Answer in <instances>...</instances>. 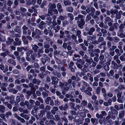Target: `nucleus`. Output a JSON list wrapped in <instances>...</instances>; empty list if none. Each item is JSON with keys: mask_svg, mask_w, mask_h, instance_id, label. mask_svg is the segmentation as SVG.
I'll use <instances>...</instances> for the list:
<instances>
[{"mask_svg": "<svg viewBox=\"0 0 125 125\" xmlns=\"http://www.w3.org/2000/svg\"><path fill=\"white\" fill-rule=\"evenodd\" d=\"M66 16H63L62 15H60L59 17L58 18H59L62 21H64L66 18Z\"/></svg>", "mask_w": 125, "mask_h": 125, "instance_id": "obj_56", "label": "nucleus"}, {"mask_svg": "<svg viewBox=\"0 0 125 125\" xmlns=\"http://www.w3.org/2000/svg\"><path fill=\"white\" fill-rule=\"evenodd\" d=\"M28 86L30 88H31V90L35 91L36 90V88L34 87V83H30L28 84Z\"/></svg>", "mask_w": 125, "mask_h": 125, "instance_id": "obj_29", "label": "nucleus"}, {"mask_svg": "<svg viewBox=\"0 0 125 125\" xmlns=\"http://www.w3.org/2000/svg\"><path fill=\"white\" fill-rule=\"evenodd\" d=\"M110 67L111 68L116 70L118 69L119 66L114 61H112L111 62Z\"/></svg>", "mask_w": 125, "mask_h": 125, "instance_id": "obj_9", "label": "nucleus"}, {"mask_svg": "<svg viewBox=\"0 0 125 125\" xmlns=\"http://www.w3.org/2000/svg\"><path fill=\"white\" fill-rule=\"evenodd\" d=\"M14 31L15 32H17L19 33L21 32V30L20 29V27L19 26L17 25L15 28L14 29Z\"/></svg>", "mask_w": 125, "mask_h": 125, "instance_id": "obj_33", "label": "nucleus"}, {"mask_svg": "<svg viewBox=\"0 0 125 125\" xmlns=\"http://www.w3.org/2000/svg\"><path fill=\"white\" fill-rule=\"evenodd\" d=\"M76 34L78 37H81V32L80 30H77L76 32Z\"/></svg>", "mask_w": 125, "mask_h": 125, "instance_id": "obj_52", "label": "nucleus"}, {"mask_svg": "<svg viewBox=\"0 0 125 125\" xmlns=\"http://www.w3.org/2000/svg\"><path fill=\"white\" fill-rule=\"evenodd\" d=\"M43 44H44V48H49L50 47V45L47 42H44Z\"/></svg>", "mask_w": 125, "mask_h": 125, "instance_id": "obj_40", "label": "nucleus"}, {"mask_svg": "<svg viewBox=\"0 0 125 125\" xmlns=\"http://www.w3.org/2000/svg\"><path fill=\"white\" fill-rule=\"evenodd\" d=\"M85 28V30L87 32L88 34L89 35H92L93 34V33L95 31V29L93 27L91 28L90 29H86Z\"/></svg>", "mask_w": 125, "mask_h": 125, "instance_id": "obj_10", "label": "nucleus"}, {"mask_svg": "<svg viewBox=\"0 0 125 125\" xmlns=\"http://www.w3.org/2000/svg\"><path fill=\"white\" fill-rule=\"evenodd\" d=\"M125 112V111L123 110H122V111L119 112L118 115L119 118L122 119V118L124 116Z\"/></svg>", "mask_w": 125, "mask_h": 125, "instance_id": "obj_24", "label": "nucleus"}, {"mask_svg": "<svg viewBox=\"0 0 125 125\" xmlns=\"http://www.w3.org/2000/svg\"><path fill=\"white\" fill-rule=\"evenodd\" d=\"M117 55H118V56H119L121 55V53L120 52V50L118 48H116L115 50L114 51Z\"/></svg>", "mask_w": 125, "mask_h": 125, "instance_id": "obj_60", "label": "nucleus"}, {"mask_svg": "<svg viewBox=\"0 0 125 125\" xmlns=\"http://www.w3.org/2000/svg\"><path fill=\"white\" fill-rule=\"evenodd\" d=\"M101 32L102 33V34H103V36L104 37L105 36H106V34L107 33V31L105 29L103 28H102L101 29Z\"/></svg>", "mask_w": 125, "mask_h": 125, "instance_id": "obj_26", "label": "nucleus"}, {"mask_svg": "<svg viewBox=\"0 0 125 125\" xmlns=\"http://www.w3.org/2000/svg\"><path fill=\"white\" fill-rule=\"evenodd\" d=\"M22 117L21 116H20L19 118H18V120L20 121V122L22 123H24L25 122V121L24 119L22 117Z\"/></svg>", "mask_w": 125, "mask_h": 125, "instance_id": "obj_47", "label": "nucleus"}, {"mask_svg": "<svg viewBox=\"0 0 125 125\" xmlns=\"http://www.w3.org/2000/svg\"><path fill=\"white\" fill-rule=\"evenodd\" d=\"M22 33L24 35H30L31 33V30L29 29L28 27L24 25L22 27Z\"/></svg>", "mask_w": 125, "mask_h": 125, "instance_id": "obj_3", "label": "nucleus"}, {"mask_svg": "<svg viewBox=\"0 0 125 125\" xmlns=\"http://www.w3.org/2000/svg\"><path fill=\"white\" fill-rule=\"evenodd\" d=\"M55 118H54V120L55 121H57L58 122H60L61 121V119L59 116L58 115H54Z\"/></svg>", "mask_w": 125, "mask_h": 125, "instance_id": "obj_49", "label": "nucleus"}, {"mask_svg": "<svg viewBox=\"0 0 125 125\" xmlns=\"http://www.w3.org/2000/svg\"><path fill=\"white\" fill-rule=\"evenodd\" d=\"M5 109V107L4 105H0V113H4Z\"/></svg>", "mask_w": 125, "mask_h": 125, "instance_id": "obj_31", "label": "nucleus"}, {"mask_svg": "<svg viewBox=\"0 0 125 125\" xmlns=\"http://www.w3.org/2000/svg\"><path fill=\"white\" fill-rule=\"evenodd\" d=\"M75 82L72 81L71 79H68L67 82H59V85L61 88L62 89V93L63 95L65 94L66 92L69 90L70 87L71 88L72 86L73 88H75Z\"/></svg>", "mask_w": 125, "mask_h": 125, "instance_id": "obj_1", "label": "nucleus"}, {"mask_svg": "<svg viewBox=\"0 0 125 125\" xmlns=\"http://www.w3.org/2000/svg\"><path fill=\"white\" fill-rule=\"evenodd\" d=\"M32 82L34 84L39 85L41 82L39 79H36V78H34L32 80Z\"/></svg>", "mask_w": 125, "mask_h": 125, "instance_id": "obj_14", "label": "nucleus"}, {"mask_svg": "<svg viewBox=\"0 0 125 125\" xmlns=\"http://www.w3.org/2000/svg\"><path fill=\"white\" fill-rule=\"evenodd\" d=\"M21 42L19 38H16L15 39V41L13 42V44L15 46H20L21 44Z\"/></svg>", "mask_w": 125, "mask_h": 125, "instance_id": "obj_11", "label": "nucleus"}, {"mask_svg": "<svg viewBox=\"0 0 125 125\" xmlns=\"http://www.w3.org/2000/svg\"><path fill=\"white\" fill-rule=\"evenodd\" d=\"M119 40V38L117 37H115L113 38V41L115 42H117Z\"/></svg>", "mask_w": 125, "mask_h": 125, "instance_id": "obj_51", "label": "nucleus"}, {"mask_svg": "<svg viewBox=\"0 0 125 125\" xmlns=\"http://www.w3.org/2000/svg\"><path fill=\"white\" fill-rule=\"evenodd\" d=\"M32 49L36 52H38L39 47L36 44H32L31 45Z\"/></svg>", "mask_w": 125, "mask_h": 125, "instance_id": "obj_17", "label": "nucleus"}, {"mask_svg": "<svg viewBox=\"0 0 125 125\" xmlns=\"http://www.w3.org/2000/svg\"><path fill=\"white\" fill-rule=\"evenodd\" d=\"M68 16L69 18V20L74 19V16L71 13H68Z\"/></svg>", "mask_w": 125, "mask_h": 125, "instance_id": "obj_50", "label": "nucleus"}, {"mask_svg": "<svg viewBox=\"0 0 125 125\" xmlns=\"http://www.w3.org/2000/svg\"><path fill=\"white\" fill-rule=\"evenodd\" d=\"M79 45L81 49H82L83 51H86L87 50V47L85 46L84 43H82L80 44Z\"/></svg>", "mask_w": 125, "mask_h": 125, "instance_id": "obj_30", "label": "nucleus"}, {"mask_svg": "<svg viewBox=\"0 0 125 125\" xmlns=\"http://www.w3.org/2000/svg\"><path fill=\"white\" fill-rule=\"evenodd\" d=\"M18 94L20 98L22 101H24L25 100L24 95L21 93H18Z\"/></svg>", "mask_w": 125, "mask_h": 125, "instance_id": "obj_42", "label": "nucleus"}, {"mask_svg": "<svg viewBox=\"0 0 125 125\" xmlns=\"http://www.w3.org/2000/svg\"><path fill=\"white\" fill-rule=\"evenodd\" d=\"M91 15L90 14H88L87 15L85 20V21L86 22H87L89 21L91 19Z\"/></svg>", "mask_w": 125, "mask_h": 125, "instance_id": "obj_44", "label": "nucleus"}, {"mask_svg": "<svg viewBox=\"0 0 125 125\" xmlns=\"http://www.w3.org/2000/svg\"><path fill=\"white\" fill-rule=\"evenodd\" d=\"M69 105L71 109L76 110V108L74 107L75 104L73 102H70L69 103Z\"/></svg>", "mask_w": 125, "mask_h": 125, "instance_id": "obj_32", "label": "nucleus"}, {"mask_svg": "<svg viewBox=\"0 0 125 125\" xmlns=\"http://www.w3.org/2000/svg\"><path fill=\"white\" fill-rule=\"evenodd\" d=\"M37 34L39 35H41L42 34V31H40V30L38 29H36L35 30V31H34Z\"/></svg>", "mask_w": 125, "mask_h": 125, "instance_id": "obj_36", "label": "nucleus"}, {"mask_svg": "<svg viewBox=\"0 0 125 125\" xmlns=\"http://www.w3.org/2000/svg\"><path fill=\"white\" fill-rule=\"evenodd\" d=\"M20 116L27 120H28L30 118L29 116L28 115L25 114L23 113H21L20 114Z\"/></svg>", "mask_w": 125, "mask_h": 125, "instance_id": "obj_20", "label": "nucleus"}, {"mask_svg": "<svg viewBox=\"0 0 125 125\" xmlns=\"http://www.w3.org/2000/svg\"><path fill=\"white\" fill-rule=\"evenodd\" d=\"M14 54L16 56V58L17 60L20 59V57L19 56V52L17 51H15L14 52Z\"/></svg>", "mask_w": 125, "mask_h": 125, "instance_id": "obj_43", "label": "nucleus"}, {"mask_svg": "<svg viewBox=\"0 0 125 125\" xmlns=\"http://www.w3.org/2000/svg\"><path fill=\"white\" fill-rule=\"evenodd\" d=\"M10 53L9 51L8 50H6L5 52H2L0 54V55L2 56L3 57V58L6 57L7 56V55H9Z\"/></svg>", "mask_w": 125, "mask_h": 125, "instance_id": "obj_23", "label": "nucleus"}, {"mask_svg": "<svg viewBox=\"0 0 125 125\" xmlns=\"http://www.w3.org/2000/svg\"><path fill=\"white\" fill-rule=\"evenodd\" d=\"M31 37L32 38H34V39H37L38 40L41 38L40 36L38 34H36L34 31H32V33Z\"/></svg>", "mask_w": 125, "mask_h": 125, "instance_id": "obj_15", "label": "nucleus"}, {"mask_svg": "<svg viewBox=\"0 0 125 125\" xmlns=\"http://www.w3.org/2000/svg\"><path fill=\"white\" fill-rule=\"evenodd\" d=\"M42 95L43 98H45L48 96V94L46 91H43L42 92Z\"/></svg>", "mask_w": 125, "mask_h": 125, "instance_id": "obj_41", "label": "nucleus"}, {"mask_svg": "<svg viewBox=\"0 0 125 125\" xmlns=\"http://www.w3.org/2000/svg\"><path fill=\"white\" fill-rule=\"evenodd\" d=\"M56 4L54 3H52L51 2L49 3L48 5L49 8L48 10V13L51 15H52L53 13L51 12L52 11V10L56 8Z\"/></svg>", "mask_w": 125, "mask_h": 125, "instance_id": "obj_2", "label": "nucleus"}, {"mask_svg": "<svg viewBox=\"0 0 125 125\" xmlns=\"http://www.w3.org/2000/svg\"><path fill=\"white\" fill-rule=\"evenodd\" d=\"M51 98L50 97H48L45 99V102L47 104H48L49 101L51 100Z\"/></svg>", "mask_w": 125, "mask_h": 125, "instance_id": "obj_53", "label": "nucleus"}, {"mask_svg": "<svg viewBox=\"0 0 125 125\" xmlns=\"http://www.w3.org/2000/svg\"><path fill=\"white\" fill-rule=\"evenodd\" d=\"M38 109L39 107L38 106L35 105L34 106V108L32 109V112H31V114H32L33 116H34L36 117V118L37 120L38 119V118L37 116L34 113H37Z\"/></svg>", "mask_w": 125, "mask_h": 125, "instance_id": "obj_5", "label": "nucleus"}, {"mask_svg": "<svg viewBox=\"0 0 125 125\" xmlns=\"http://www.w3.org/2000/svg\"><path fill=\"white\" fill-rule=\"evenodd\" d=\"M35 117L34 116H31V119L28 121V123L31 124H32L33 122L35 121L36 120Z\"/></svg>", "mask_w": 125, "mask_h": 125, "instance_id": "obj_21", "label": "nucleus"}, {"mask_svg": "<svg viewBox=\"0 0 125 125\" xmlns=\"http://www.w3.org/2000/svg\"><path fill=\"white\" fill-rule=\"evenodd\" d=\"M56 6L58 10L59 13L62 12L63 11V10L62 8V6L60 3H58L57 4Z\"/></svg>", "mask_w": 125, "mask_h": 125, "instance_id": "obj_16", "label": "nucleus"}, {"mask_svg": "<svg viewBox=\"0 0 125 125\" xmlns=\"http://www.w3.org/2000/svg\"><path fill=\"white\" fill-rule=\"evenodd\" d=\"M29 103H30V107L31 106V109L32 108V107L33 106L34 104L35 103V101L34 100L31 99L29 100Z\"/></svg>", "mask_w": 125, "mask_h": 125, "instance_id": "obj_27", "label": "nucleus"}, {"mask_svg": "<svg viewBox=\"0 0 125 125\" xmlns=\"http://www.w3.org/2000/svg\"><path fill=\"white\" fill-rule=\"evenodd\" d=\"M76 22L79 27L81 29L83 28V26L85 23V21L84 19H80V20L77 21Z\"/></svg>", "mask_w": 125, "mask_h": 125, "instance_id": "obj_4", "label": "nucleus"}, {"mask_svg": "<svg viewBox=\"0 0 125 125\" xmlns=\"http://www.w3.org/2000/svg\"><path fill=\"white\" fill-rule=\"evenodd\" d=\"M66 10L69 12H72L73 11V9L72 7L69 6L66 8Z\"/></svg>", "mask_w": 125, "mask_h": 125, "instance_id": "obj_55", "label": "nucleus"}, {"mask_svg": "<svg viewBox=\"0 0 125 125\" xmlns=\"http://www.w3.org/2000/svg\"><path fill=\"white\" fill-rule=\"evenodd\" d=\"M6 117L7 118H9V116H11L12 114L11 112L10 111H8L7 112L5 113Z\"/></svg>", "mask_w": 125, "mask_h": 125, "instance_id": "obj_54", "label": "nucleus"}, {"mask_svg": "<svg viewBox=\"0 0 125 125\" xmlns=\"http://www.w3.org/2000/svg\"><path fill=\"white\" fill-rule=\"evenodd\" d=\"M47 70L51 72L54 71L53 68L50 66L48 65L47 66Z\"/></svg>", "mask_w": 125, "mask_h": 125, "instance_id": "obj_64", "label": "nucleus"}, {"mask_svg": "<svg viewBox=\"0 0 125 125\" xmlns=\"http://www.w3.org/2000/svg\"><path fill=\"white\" fill-rule=\"evenodd\" d=\"M76 110H71L70 111V113L71 115L73 116V115H76Z\"/></svg>", "mask_w": 125, "mask_h": 125, "instance_id": "obj_59", "label": "nucleus"}, {"mask_svg": "<svg viewBox=\"0 0 125 125\" xmlns=\"http://www.w3.org/2000/svg\"><path fill=\"white\" fill-rule=\"evenodd\" d=\"M104 56L103 55L100 54L99 57V59L101 60L99 62V63L101 64H102L103 62V61L102 60L104 59Z\"/></svg>", "mask_w": 125, "mask_h": 125, "instance_id": "obj_37", "label": "nucleus"}, {"mask_svg": "<svg viewBox=\"0 0 125 125\" xmlns=\"http://www.w3.org/2000/svg\"><path fill=\"white\" fill-rule=\"evenodd\" d=\"M90 11H91V13H90L91 16H94V13L95 11V9L93 7H91L90 9Z\"/></svg>", "mask_w": 125, "mask_h": 125, "instance_id": "obj_35", "label": "nucleus"}, {"mask_svg": "<svg viewBox=\"0 0 125 125\" xmlns=\"http://www.w3.org/2000/svg\"><path fill=\"white\" fill-rule=\"evenodd\" d=\"M115 92V94H117V98L121 97L123 93L122 92L120 91L118 89H116L114 90Z\"/></svg>", "mask_w": 125, "mask_h": 125, "instance_id": "obj_12", "label": "nucleus"}, {"mask_svg": "<svg viewBox=\"0 0 125 125\" xmlns=\"http://www.w3.org/2000/svg\"><path fill=\"white\" fill-rule=\"evenodd\" d=\"M46 24L43 21H41L38 25L39 27L41 29H42L43 28V26Z\"/></svg>", "mask_w": 125, "mask_h": 125, "instance_id": "obj_28", "label": "nucleus"}, {"mask_svg": "<svg viewBox=\"0 0 125 125\" xmlns=\"http://www.w3.org/2000/svg\"><path fill=\"white\" fill-rule=\"evenodd\" d=\"M76 65L77 67L79 69H82L83 68V66L80 63H78V62H76Z\"/></svg>", "mask_w": 125, "mask_h": 125, "instance_id": "obj_58", "label": "nucleus"}, {"mask_svg": "<svg viewBox=\"0 0 125 125\" xmlns=\"http://www.w3.org/2000/svg\"><path fill=\"white\" fill-rule=\"evenodd\" d=\"M7 62L9 63L14 66H15L16 64V62L13 60L11 59L8 60Z\"/></svg>", "mask_w": 125, "mask_h": 125, "instance_id": "obj_19", "label": "nucleus"}, {"mask_svg": "<svg viewBox=\"0 0 125 125\" xmlns=\"http://www.w3.org/2000/svg\"><path fill=\"white\" fill-rule=\"evenodd\" d=\"M89 39L91 40V41H93L94 40H95L96 39V37L95 35H93L92 36H88Z\"/></svg>", "mask_w": 125, "mask_h": 125, "instance_id": "obj_46", "label": "nucleus"}, {"mask_svg": "<svg viewBox=\"0 0 125 125\" xmlns=\"http://www.w3.org/2000/svg\"><path fill=\"white\" fill-rule=\"evenodd\" d=\"M111 112L109 111L108 113V115L105 117V120L107 121L111 118L115 120L116 117Z\"/></svg>", "mask_w": 125, "mask_h": 125, "instance_id": "obj_7", "label": "nucleus"}, {"mask_svg": "<svg viewBox=\"0 0 125 125\" xmlns=\"http://www.w3.org/2000/svg\"><path fill=\"white\" fill-rule=\"evenodd\" d=\"M68 0H65L63 1L64 3L65 6L70 5L71 4V2Z\"/></svg>", "mask_w": 125, "mask_h": 125, "instance_id": "obj_63", "label": "nucleus"}, {"mask_svg": "<svg viewBox=\"0 0 125 125\" xmlns=\"http://www.w3.org/2000/svg\"><path fill=\"white\" fill-rule=\"evenodd\" d=\"M93 60L91 57H90L89 59H86L85 60V61L88 64H91L92 63V61Z\"/></svg>", "mask_w": 125, "mask_h": 125, "instance_id": "obj_45", "label": "nucleus"}, {"mask_svg": "<svg viewBox=\"0 0 125 125\" xmlns=\"http://www.w3.org/2000/svg\"><path fill=\"white\" fill-rule=\"evenodd\" d=\"M46 110L45 109V111L43 110H41L40 111L38 114V115L40 118H41L45 114V112H46Z\"/></svg>", "mask_w": 125, "mask_h": 125, "instance_id": "obj_13", "label": "nucleus"}, {"mask_svg": "<svg viewBox=\"0 0 125 125\" xmlns=\"http://www.w3.org/2000/svg\"><path fill=\"white\" fill-rule=\"evenodd\" d=\"M49 86L47 83H45L44 84V90L47 92H48L47 91L46 89L48 90L49 89Z\"/></svg>", "mask_w": 125, "mask_h": 125, "instance_id": "obj_57", "label": "nucleus"}, {"mask_svg": "<svg viewBox=\"0 0 125 125\" xmlns=\"http://www.w3.org/2000/svg\"><path fill=\"white\" fill-rule=\"evenodd\" d=\"M33 52V51L32 50H28V51L26 52V56L29 57L30 55V54H31Z\"/></svg>", "mask_w": 125, "mask_h": 125, "instance_id": "obj_48", "label": "nucleus"}, {"mask_svg": "<svg viewBox=\"0 0 125 125\" xmlns=\"http://www.w3.org/2000/svg\"><path fill=\"white\" fill-rule=\"evenodd\" d=\"M53 28L54 30L55 31V33L58 32L60 29V26L59 25L56 26H53Z\"/></svg>", "mask_w": 125, "mask_h": 125, "instance_id": "obj_25", "label": "nucleus"}, {"mask_svg": "<svg viewBox=\"0 0 125 125\" xmlns=\"http://www.w3.org/2000/svg\"><path fill=\"white\" fill-rule=\"evenodd\" d=\"M51 78L52 80V82H51L52 84H56V83H58V81L57 80H56V77H54V76H52L51 77Z\"/></svg>", "mask_w": 125, "mask_h": 125, "instance_id": "obj_22", "label": "nucleus"}, {"mask_svg": "<svg viewBox=\"0 0 125 125\" xmlns=\"http://www.w3.org/2000/svg\"><path fill=\"white\" fill-rule=\"evenodd\" d=\"M24 104L25 105L27 106V108L29 110H30L31 106L30 107V106L29 101H24Z\"/></svg>", "mask_w": 125, "mask_h": 125, "instance_id": "obj_34", "label": "nucleus"}, {"mask_svg": "<svg viewBox=\"0 0 125 125\" xmlns=\"http://www.w3.org/2000/svg\"><path fill=\"white\" fill-rule=\"evenodd\" d=\"M89 54L90 55V57H94L95 55L96 56H99V54L98 53H94V52H89Z\"/></svg>", "mask_w": 125, "mask_h": 125, "instance_id": "obj_38", "label": "nucleus"}, {"mask_svg": "<svg viewBox=\"0 0 125 125\" xmlns=\"http://www.w3.org/2000/svg\"><path fill=\"white\" fill-rule=\"evenodd\" d=\"M45 68V66L42 67L40 68V71H41L42 73L45 75H47L48 73L50 74L51 73V72L48 70L46 71Z\"/></svg>", "mask_w": 125, "mask_h": 125, "instance_id": "obj_6", "label": "nucleus"}, {"mask_svg": "<svg viewBox=\"0 0 125 125\" xmlns=\"http://www.w3.org/2000/svg\"><path fill=\"white\" fill-rule=\"evenodd\" d=\"M76 60L77 61L76 62H78V63H80L82 65H83L84 63V61H83L80 58H77Z\"/></svg>", "mask_w": 125, "mask_h": 125, "instance_id": "obj_39", "label": "nucleus"}, {"mask_svg": "<svg viewBox=\"0 0 125 125\" xmlns=\"http://www.w3.org/2000/svg\"><path fill=\"white\" fill-rule=\"evenodd\" d=\"M18 60L21 63H22L26 61L24 57H22L21 58H20V59Z\"/></svg>", "mask_w": 125, "mask_h": 125, "instance_id": "obj_61", "label": "nucleus"}, {"mask_svg": "<svg viewBox=\"0 0 125 125\" xmlns=\"http://www.w3.org/2000/svg\"><path fill=\"white\" fill-rule=\"evenodd\" d=\"M46 117L48 119H52L54 117L51 114V112L49 111L48 112L46 113Z\"/></svg>", "mask_w": 125, "mask_h": 125, "instance_id": "obj_18", "label": "nucleus"}, {"mask_svg": "<svg viewBox=\"0 0 125 125\" xmlns=\"http://www.w3.org/2000/svg\"><path fill=\"white\" fill-rule=\"evenodd\" d=\"M69 24L68 21L65 20L62 22V26L64 27H65L66 25H68Z\"/></svg>", "mask_w": 125, "mask_h": 125, "instance_id": "obj_62", "label": "nucleus"}, {"mask_svg": "<svg viewBox=\"0 0 125 125\" xmlns=\"http://www.w3.org/2000/svg\"><path fill=\"white\" fill-rule=\"evenodd\" d=\"M0 69L2 71H3L4 73H5L8 71V66L7 65H5V67L1 63L0 64Z\"/></svg>", "mask_w": 125, "mask_h": 125, "instance_id": "obj_8", "label": "nucleus"}]
</instances>
